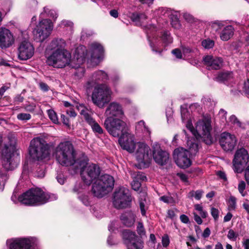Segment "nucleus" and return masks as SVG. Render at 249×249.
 <instances>
[{"label":"nucleus","instance_id":"nucleus-42","mask_svg":"<svg viewBox=\"0 0 249 249\" xmlns=\"http://www.w3.org/2000/svg\"><path fill=\"white\" fill-rule=\"evenodd\" d=\"M161 39L163 42L166 45L169 44L172 42V38L171 37L170 33L167 32H164L163 34Z\"/></svg>","mask_w":249,"mask_h":249},{"label":"nucleus","instance_id":"nucleus-35","mask_svg":"<svg viewBox=\"0 0 249 249\" xmlns=\"http://www.w3.org/2000/svg\"><path fill=\"white\" fill-rule=\"evenodd\" d=\"M7 178L6 172L0 169V190H3Z\"/></svg>","mask_w":249,"mask_h":249},{"label":"nucleus","instance_id":"nucleus-17","mask_svg":"<svg viewBox=\"0 0 249 249\" xmlns=\"http://www.w3.org/2000/svg\"><path fill=\"white\" fill-rule=\"evenodd\" d=\"M135 149L136 158L139 162H148L151 159V149L145 143L138 142L135 145Z\"/></svg>","mask_w":249,"mask_h":249},{"label":"nucleus","instance_id":"nucleus-64","mask_svg":"<svg viewBox=\"0 0 249 249\" xmlns=\"http://www.w3.org/2000/svg\"><path fill=\"white\" fill-rule=\"evenodd\" d=\"M245 178L248 185H249V163L245 169Z\"/></svg>","mask_w":249,"mask_h":249},{"label":"nucleus","instance_id":"nucleus-40","mask_svg":"<svg viewBox=\"0 0 249 249\" xmlns=\"http://www.w3.org/2000/svg\"><path fill=\"white\" fill-rule=\"evenodd\" d=\"M160 200L164 203L174 204L176 203V200L170 196H163L160 198Z\"/></svg>","mask_w":249,"mask_h":249},{"label":"nucleus","instance_id":"nucleus-55","mask_svg":"<svg viewBox=\"0 0 249 249\" xmlns=\"http://www.w3.org/2000/svg\"><path fill=\"white\" fill-rule=\"evenodd\" d=\"M186 127L190 131V132L194 135L196 136V129L195 130L193 127L192 123L190 120H187L186 124Z\"/></svg>","mask_w":249,"mask_h":249},{"label":"nucleus","instance_id":"nucleus-9","mask_svg":"<svg viewBox=\"0 0 249 249\" xmlns=\"http://www.w3.org/2000/svg\"><path fill=\"white\" fill-rule=\"evenodd\" d=\"M132 199L129 190L121 187L117 189L114 193L113 204L118 209L128 208L130 206Z\"/></svg>","mask_w":249,"mask_h":249},{"label":"nucleus","instance_id":"nucleus-33","mask_svg":"<svg viewBox=\"0 0 249 249\" xmlns=\"http://www.w3.org/2000/svg\"><path fill=\"white\" fill-rule=\"evenodd\" d=\"M136 129L138 131L143 132L146 136H149L150 135V131L148 128L145 126V123L143 121H141L137 124Z\"/></svg>","mask_w":249,"mask_h":249},{"label":"nucleus","instance_id":"nucleus-41","mask_svg":"<svg viewBox=\"0 0 249 249\" xmlns=\"http://www.w3.org/2000/svg\"><path fill=\"white\" fill-rule=\"evenodd\" d=\"M201 44L204 48L209 49L214 46V42L210 39H207L203 40Z\"/></svg>","mask_w":249,"mask_h":249},{"label":"nucleus","instance_id":"nucleus-16","mask_svg":"<svg viewBox=\"0 0 249 249\" xmlns=\"http://www.w3.org/2000/svg\"><path fill=\"white\" fill-rule=\"evenodd\" d=\"M77 110L81 115H83L86 122L90 125L93 131L99 134H102L104 130L100 125L91 116L89 109L84 105H76Z\"/></svg>","mask_w":249,"mask_h":249},{"label":"nucleus","instance_id":"nucleus-50","mask_svg":"<svg viewBox=\"0 0 249 249\" xmlns=\"http://www.w3.org/2000/svg\"><path fill=\"white\" fill-rule=\"evenodd\" d=\"M131 186L134 190L137 191L140 189L141 187V183L139 180H137L135 179L131 183Z\"/></svg>","mask_w":249,"mask_h":249},{"label":"nucleus","instance_id":"nucleus-7","mask_svg":"<svg viewBox=\"0 0 249 249\" xmlns=\"http://www.w3.org/2000/svg\"><path fill=\"white\" fill-rule=\"evenodd\" d=\"M112 92L106 84L95 86L91 94L92 101L98 107L103 108L111 100Z\"/></svg>","mask_w":249,"mask_h":249},{"label":"nucleus","instance_id":"nucleus-27","mask_svg":"<svg viewBox=\"0 0 249 249\" xmlns=\"http://www.w3.org/2000/svg\"><path fill=\"white\" fill-rule=\"evenodd\" d=\"M121 219L123 224L126 226L131 227L135 222V216L133 213H128L122 215Z\"/></svg>","mask_w":249,"mask_h":249},{"label":"nucleus","instance_id":"nucleus-60","mask_svg":"<svg viewBox=\"0 0 249 249\" xmlns=\"http://www.w3.org/2000/svg\"><path fill=\"white\" fill-rule=\"evenodd\" d=\"M135 179L137 180H140L142 181H145L147 179L145 174L142 172H138L137 173Z\"/></svg>","mask_w":249,"mask_h":249},{"label":"nucleus","instance_id":"nucleus-19","mask_svg":"<svg viewBox=\"0 0 249 249\" xmlns=\"http://www.w3.org/2000/svg\"><path fill=\"white\" fill-rule=\"evenodd\" d=\"M34 52V48L30 42L23 41L18 48V58L21 60H27L33 56Z\"/></svg>","mask_w":249,"mask_h":249},{"label":"nucleus","instance_id":"nucleus-37","mask_svg":"<svg viewBox=\"0 0 249 249\" xmlns=\"http://www.w3.org/2000/svg\"><path fill=\"white\" fill-rule=\"evenodd\" d=\"M203 194V191L201 190H198L196 191H192L188 194V197L190 198H192L194 197L196 199L199 200L201 198Z\"/></svg>","mask_w":249,"mask_h":249},{"label":"nucleus","instance_id":"nucleus-39","mask_svg":"<svg viewBox=\"0 0 249 249\" xmlns=\"http://www.w3.org/2000/svg\"><path fill=\"white\" fill-rule=\"evenodd\" d=\"M140 195V197H143L144 198L146 196L145 193H144V192L141 193ZM144 201H145V198L143 200H140V207L142 214V215H145V213H146V208L145 206V203Z\"/></svg>","mask_w":249,"mask_h":249},{"label":"nucleus","instance_id":"nucleus-10","mask_svg":"<svg viewBox=\"0 0 249 249\" xmlns=\"http://www.w3.org/2000/svg\"><path fill=\"white\" fill-rule=\"evenodd\" d=\"M53 29V24L51 20H41L33 30L34 40L38 42H43L50 35Z\"/></svg>","mask_w":249,"mask_h":249},{"label":"nucleus","instance_id":"nucleus-22","mask_svg":"<svg viewBox=\"0 0 249 249\" xmlns=\"http://www.w3.org/2000/svg\"><path fill=\"white\" fill-rule=\"evenodd\" d=\"M204 64L209 70L219 69L223 63L222 59L220 57H213L207 55L203 58Z\"/></svg>","mask_w":249,"mask_h":249},{"label":"nucleus","instance_id":"nucleus-44","mask_svg":"<svg viewBox=\"0 0 249 249\" xmlns=\"http://www.w3.org/2000/svg\"><path fill=\"white\" fill-rule=\"evenodd\" d=\"M195 208L196 210L199 212V214L201 216L204 218L207 216V213L204 211L202 206L200 204H196L195 205Z\"/></svg>","mask_w":249,"mask_h":249},{"label":"nucleus","instance_id":"nucleus-31","mask_svg":"<svg viewBox=\"0 0 249 249\" xmlns=\"http://www.w3.org/2000/svg\"><path fill=\"white\" fill-rule=\"evenodd\" d=\"M122 235L126 244L127 243L132 242L137 238L135 232H132L129 230H124L123 231Z\"/></svg>","mask_w":249,"mask_h":249},{"label":"nucleus","instance_id":"nucleus-6","mask_svg":"<svg viewBox=\"0 0 249 249\" xmlns=\"http://www.w3.org/2000/svg\"><path fill=\"white\" fill-rule=\"evenodd\" d=\"M113 178L107 174H105L97 178L92 185V192L94 196L102 197L110 192L113 186Z\"/></svg>","mask_w":249,"mask_h":249},{"label":"nucleus","instance_id":"nucleus-18","mask_svg":"<svg viewBox=\"0 0 249 249\" xmlns=\"http://www.w3.org/2000/svg\"><path fill=\"white\" fill-rule=\"evenodd\" d=\"M237 139L234 135L228 132L222 133L219 139V143L226 151H231L235 147Z\"/></svg>","mask_w":249,"mask_h":249},{"label":"nucleus","instance_id":"nucleus-47","mask_svg":"<svg viewBox=\"0 0 249 249\" xmlns=\"http://www.w3.org/2000/svg\"><path fill=\"white\" fill-rule=\"evenodd\" d=\"M181 118L183 122L189 120V113L186 108H183L181 110Z\"/></svg>","mask_w":249,"mask_h":249},{"label":"nucleus","instance_id":"nucleus-56","mask_svg":"<svg viewBox=\"0 0 249 249\" xmlns=\"http://www.w3.org/2000/svg\"><path fill=\"white\" fill-rule=\"evenodd\" d=\"M202 102L204 104L208 107L212 106L213 104V101H212L211 98L208 97H204L202 99Z\"/></svg>","mask_w":249,"mask_h":249},{"label":"nucleus","instance_id":"nucleus-38","mask_svg":"<svg viewBox=\"0 0 249 249\" xmlns=\"http://www.w3.org/2000/svg\"><path fill=\"white\" fill-rule=\"evenodd\" d=\"M230 122L234 126L245 129V126L242 123L237 119L235 115H231L230 118Z\"/></svg>","mask_w":249,"mask_h":249},{"label":"nucleus","instance_id":"nucleus-46","mask_svg":"<svg viewBox=\"0 0 249 249\" xmlns=\"http://www.w3.org/2000/svg\"><path fill=\"white\" fill-rule=\"evenodd\" d=\"M31 116L29 113H21L18 114L17 118L21 121H27L31 119Z\"/></svg>","mask_w":249,"mask_h":249},{"label":"nucleus","instance_id":"nucleus-14","mask_svg":"<svg viewBox=\"0 0 249 249\" xmlns=\"http://www.w3.org/2000/svg\"><path fill=\"white\" fill-rule=\"evenodd\" d=\"M188 151L182 147L175 149L173 153V158L177 165L181 168H186L189 167L192 163L190 158L188 157Z\"/></svg>","mask_w":249,"mask_h":249},{"label":"nucleus","instance_id":"nucleus-43","mask_svg":"<svg viewBox=\"0 0 249 249\" xmlns=\"http://www.w3.org/2000/svg\"><path fill=\"white\" fill-rule=\"evenodd\" d=\"M49 118L55 124L58 123V120L56 113L54 110L50 109L47 111Z\"/></svg>","mask_w":249,"mask_h":249},{"label":"nucleus","instance_id":"nucleus-2","mask_svg":"<svg viewBox=\"0 0 249 249\" xmlns=\"http://www.w3.org/2000/svg\"><path fill=\"white\" fill-rule=\"evenodd\" d=\"M87 50L84 46H79L75 50L74 57L71 60V54L68 51L53 52L47 58V64L54 68H62L70 65L77 69L85 62Z\"/></svg>","mask_w":249,"mask_h":249},{"label":"nucleus","instance_id":"nucleus-8","mask_svg":"<svg viewBox=\"0 0 249 249\" xmlns=\"http://www.w3.org/2000/svg\"><path fill=\"white\" fill-rule=\"evenodd\" d=\"M49 146L43 138L36 137L30 142L29 152L34 160H41L49 155Z\"/></svg>","mask_w":249,"mask_h":249},{"label":"nucleus","instance_id":"nucleus-62","mask_svg":"<svg viewBox=\"0 0 249 249\" xmlns=\"http://www.w3.org/2000/svg\"><path fill=\"white\" fill-rule=\"evenodd\" d=\"M211 214L213 218L216 220L218 217L219 212L217 209L212 208L211 209Z\"/></svg>","mask_w":249,"mask_h":249},{"label":"nucleus","instance_id":"nucleus-45","mask_svg":"<svg viewBox=\"0 0 249 249\" xmlns=\"http://www.w3.org/2000/svg\"><path fill=\"white\" fill-rule=\"evenodd\" d=\"M228 207L230 210L235 209L236 207V198L234 196H231L229 198Z\"/></svg>","mask_w":249,"mask_h":249},{"label":"nucleus","instance_id":"nucleus-5","mask_svg":"<svg viewBox=\"0 0 249 249\" xmlns=\"http://www.w3.org/2000/svg\"><path fill=\"white\" fill-rule=\"evenodd\" d=\"M2 138L0 135V151L1 156V163L6 170H12L18 164V157H14L16 150V140L15 138H9L7 143L2 144Z\"/></svg>","mask_w":249,"mask_h":249},{"label":"nucleus","instance_id":"nucleus-4","mask_svg":"<svg viewBox=\"0 0 249 249\" xmlns=\"http://www.w3.org/2000/svg\"><path fill=\"white\" fill-rule=\"evenodd\" d=\"M57 196L50 195L38 188H32L18 196V201L27 206H38L47 203L48 201L55 200Z\"/></svg>","mask_w":249,"mask_h":249},{"label":"nucleus","instance_id":"nucleus-58","mask_svg":"<svg viewBox=\"0 0 249 249\" xmlns=\"http://www.w3.org/2000/svg\"><path fill=\"white\" fill-rule=\"evenodd\" d=\"M170 243L169 236L166 234L162 238V244L164 247H167Z\"/></svg>","mask_w":249,"mask_h":249},{"label":"nucleus","instance_id":"nucleus-59","mask_svg":"<svg viewBox=\"0 0 249 249\" xmlns=\"http://www.w3.org/2000/svg\"><path fill=\"white\" fill-rule=\"evenodd\" d=\"M80 199L82 201L83 204L86 206H88L90 204V201L89 197L86 195H82L79 196Z\"/></svg>","mask_w":249,"mask_h":249},{"label":"nucleus","instance_id":"nucleus-32","mask_svg":"<svg viewBox=\"0 0 249 249\" xmlns=\"http://www.w3.org/2000/svg\"><path fill=\"white\" fill-rule=\"evenodd\" d=\"M126 246L128 249H142L143 247V242L138 237L132 242L127 243Z\"/></svg>","mask_w":249,"mask_h":249},{"label":"nucleus","instance_id":"nucleus-52","mask_svg":"<svg viewBox=\"0 0 249 249\" xmlns=\"http://www.w3.org/2000/svg\"><path fill=\"white\" fill-rule=\"evenodd\" d=\"M86 187V185L83 184V183L79 182L78 183H77L74 188L73 191L75 192H77L78 193L81 192V190H83L85 189Z\"/></svg>","mask_w":249,"mask_h":249},{"label":"nucleus","instance_id":"nucleus-29","mask_svg":"<svg viewBox=\"0 0 249 249\" xmlns=\"http://www.w3.org/2000/svg\"><path fill=\"white\" fill-rule=\"evenodd\" d=\"M188 153L192 156L196 155L198 150V144L195 139L188 140L187 142Z\"/></svg>","mask_w":249,"mask_h":249},{"label":"nucleus","instance_id":"nucleus-24","mask_svg":"<svg viewBox=\"0 0 249 249\" xmlns=\"http://www.w3.org/2000/svg\"><path fill=\"white\" fill-rule=\"evenodd\" d=\"M153 156L155 162L161 165L165 164L169 160L168 153L160 148H154L153 151Z\"/></svg>","mask_w":249,"mask_h":249},{"label":"nucleus","instance_id":"nucleus-63","mask_svg":"<svg viewBox=\"0 0 249 249\" xmlns=\"http://www.w3.org/2000/svg\"><path fill=\"white\" fill-rule=\"evenodd\" d=\"M177 176L179 178L184 182H188V177L187 176L183 173H178Z\"/></svg>","mask_w":249,"mask_h":249},{"label":"nucleus","instance_id":"nucleus-21","mask_svg":"<svg viewBox=\"0 0 249 249\" xmlns=\"http://www.w3.org/2000/svg\"><path fill=\"white\" fill-rule=\"evenodd\" d=\"M14 42V38L10 30L5 28H0V47L8 48Z\"/></svg>","mask_w":249,"mask_h":249},{"label":"nucleus","instance_id":"nucleus-30","mask_svg":"<svg viewBox=\"0 0 249 249\" xmlns=\"http://www.w3.org/2000/svg\"><path fill=\"white\" fill-rule=\"evenodd\" d=\"M131 19L137 25H141L147 19L146 16L143 13H134L131 15Z\"/></svg>","mask_w":249,"mask_h":249},{"label":"nucleus","instance_id":"nucleus-15","mask_svg":"<svg viewBox=\"0 0 249 249\" xmlns=\"http://www.w3.org/2000/svg\"><path fill=\"white\" fill-rule=\"evenodd\" d=\"M36 239L33 237L17 238L7 241L9 249H34Z\"/></svg>","mask_w":249,"mask_h":249},{"label":"nucleus","instance_id":"nucleus-13","mask_svg":"<svg viewBox=\"0 0 249 249\" xmlns=\"http://www.w3.org/2000/svg\"><path fill=\"white\" fill-rule=\"evenodd\" d=\"M127 129L128 126L127 125V127L125 128L118 136L113 137H120L119 142L122 148L130 153H132L134 151L136 144L134 142L133 136L127 131Z\"/></svg>","mask_w":249,"mask_h":249},{"label":"nucleus","instance_id":"nucleus-1","mask_svg":"<svg viewBox=\"0 0 249 249\" xmlns=\"http://www.w3.org/2000/svg\"><path fill=\"white\" fill-rule=\"evenodd\" d=\"M76 155L73 145L69 141L60 142L55 150V157L59 163L71 167L70 172L71 174L80 171L82 180L89 185L99 177L101 169L96 164L89 163V160L85 155L83 154L77 159Z\"/></svg>","mask_w":249,"mask_h":249},{"label":"nucleus","instance_id":"nucleus-3","mask_svg":"<svg viewBox=\"0 0 249 249\" xmlns=\"http://www.w3.org/2000/svg\"><path fill=\"white\" fill-rule=\"evenodd\" d=\"M105 115L106 118L104 126L111 136H118L127 127V124L124 120V111L120 104L115 102L110 103L106 109Z\"/></svg>","mask_w":249,"mask_h":249},{"label":"nucleus","instance_id":"nucleus-26","mask_svg":"<svg viewBox=\"0 0 249 249\" xmlns=\"http://www.w3.org/2000/svg\"><path fill=\"white\" fill-rule=\"evenodd\" d=\"M234 28L231 25L225 27L220 34V37L223 41H228L233 35Z\"/></svg>","mask_w":249,"mask_h":249},{"label":"nucleus","instance_id":"nucleus-12","mask_svg":"<svg viewBox=\"0 0 249 249\" xmlns=\"http://www.w3.org/2000/svg\"><path fill=\"white\" fill-rule=\"evenodd\" d=\"M249 160V155L247 150L244 148L237 149L232 161L234 171L236 173H241L248 162Z\"/></svg>","mask_w":249,"mask_h":249},{"label":"nucleus","instance_id":"nucleus-57","mask_svg":"<svg viewBox=\"0 0 249 249\" xmlns=\"http://www.w3.org/2000/svg\"><path fill=\"white\" fill-rule=\"evenodd\" d=\"M227 236L229 239L235 241L237 237V234L232 230H230Z\"/></svg>","mask_w":249,"mask_h":249},{"label":"nucleus","instance_id":"nucleus-28","mask_svg":"<svg viewBox=\"0 0 249 249\" xmlns=\"http://www.w3.org/2000/svg\"><path fill=\"white\" fill-rule=\"evenodd\" d=\"M232 77L233 74L232 72L224 71L219 73L214 78V80L219 82H224L230 80Z\"/></svg>","mask_w":249,"mask_h":249},{"label":"nucleus","instance_id":"nucleus-49","mask_svg":"<svg viewBox=\"0 0 249 249\" xmlns=\"http://www.w3.org/2000/svg\"><path fill=\"white\" fill-rule=\"evenodd\" d=\"M183 16L184 19L188 22L193 23L195 21V18L188 13L186 12L183 13Z\"/></svg>","mask_w":249,"mask_h":249},{"label":"nucleus","instance_id":"nucleus-34","mask_svg":"<svg viewBox=\"0 0 249 249\" xmlns=\"http://www.w3.org/2000/svg\"><path fill=\"white\" fill-rule=\"evenodd\" d=\"M155 15L159 17H169L171 14V11L169 10L166 8H160L159 9L156 10L155 12Z\"/></svg>","mask_w":249,"mask_h":249},{"label":"nucleus","instance_id":"nucleus-53","mask_svg":"<svg viewBox=\"0 0 249 249\" xmlns=\"http://www.w3.org/2000/svg\"><path fill=\"white\" fill-rule=\"evenodd\" d=\"M246 183L244 181H241L238 186V189L240 193L243 196H245V194L244 193V190L245 189Z\"/></svg>","mask_w":249,"mask_h":249},{"label":"nucleus","instance_id":"nucleus-61","mask_svg":"<svg viewBox=\"0 0 249 249\" xmlns=\"http://www.w3.org/2000/svg\"><path fill=\"white\" fill-rule=\"evenodd\" d=\"M39 86L40 89L42 91H45V92L48 91L50 89V88L47 85V84H46V83H45L43 82H40L39 83Z\"/></svg>","mask_w":249,"mask_h":249},{"label":"nucleus","instance_id":"nucleus-25","mask_svg":"<svg viewBox=\"0 0 249 249\" xmlns=\"http://www.w3.org/2000/svg\"><path fill=\"white\" fill-rule=\"evenodd\" d=\"M65 41L62 38H54L52 40L47 47V50L53 52H62L67 51L65 49Z\"/></svg>","mask_w":249,"mask_h":249},{"label":"nucleus","instance_id":"nucleus-51","mask_svg":"<svg viewBox=\"0 0 249 249\" xmlns=\"http://www.w3.org/2000/svg\"><path fill=\"white\" fill-rule=\"evenodd\" d=\"M137 232L141 236H142L143 235H145V231L143 226V224L139 222L137 226Z\"/></svg>","mask_w":249,"mask_h":249},{"label":"nucleus","instance_id":"nucleus-20","mask_svg":"<svg viewBox=\"0 0 249 249\" xmlns=\"http://www.w3.org/2000/svg\"><path fill=\"white\" fill-rule=\"evenodd\" d=\"M108 79L107 74L103 71H98L94 72L86 83L87 89H90L100 85L101 82Z\"/></svg>","mask_w":249,"mask_h":249},{"label":"nucleus","instance_id":"nucleus-23","mask_svg":"<svg viewBox=\"0 0 249 249\" xmlns=\"http://www.w3.org/2000/svg\"><path fill=\"white\" fill-rule=\"evenodd\" d=\"M90 62L97 65L103 52V47L97 43H93L91 44Z\"/></svg>","mask_w":249,"mask_h":249},{"label":"nucleus","instance_id":"nucleus-54","mask_svg":"<svg viewBox=\"0 0 249 249\" xmlns=\"http://www.w3.org/2000/svg\"><path fill=\"white\" fill-rule=\"evenodd\" d=\"M44 11L45 13H48V15L50 17H52L53 18H56L57 15V14L55 13V12L54 10H49L47 7H44Z\"/></svg>","mask_w":249,"mask_h":249},{"label":"nucleus","instance_id":"nucleus-11","mask_svg":"<svg viewBox=\"0 0 249 249\" xmlns=\"http://www.w3.org/2000/svg\"><path fill=\"white\" fill-rule=\"evenodd\" d=\"M196 132L201 138L202 141L207 144L213 142V138L210 134L212 129L211 120L205 117L198 121L196 126Z\"/></svg>","mask_w":249,"mask_h":249},{"label":"nucleus","instance_id":"nucleus-36","mask_svg":"<svg viewBox=\"0 0 249 249\" xmlns=\"http://www.w3.org/2000/svg\"><path fill=\"white\" fill-rule=\"evenodd\" d=\"M171 20V24L172 26L176 29H178L180 28L181 25L179 19L177 16L172 15V14L169 17Z\"/></svg>","mask_w":249,"mask_h":249},{"label":"nucleus","instance_id":"nucleus-48","mask_svg":"<svg viewBox=\"0 0 249 249\" xmlns=\"http://www.w3.org/2000/svg\"><path fill=\"white\" fill-rule=\"evenodd\" d=\"M190 109L192 112H197L199 113H200L201 111V107L197 103H194L191 105L190 107Z\"/></svg>","mask_w":249,"mask_h":249}]
</instances>
